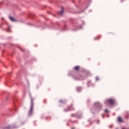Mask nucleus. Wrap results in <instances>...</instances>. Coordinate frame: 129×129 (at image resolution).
<instances>
[{
	"label": "nucleus",
	"instance_id": "obj_1",
	"mask_svg": "<svg viewBox=\"0 0 129 129\" xmlns=\"http://www.w3.org/2000/svg\"><path fill=\"white\" fill-rule=\"evenodd\" d=\"M31 99V107H30V110L28 112V115H31L32 113H33V110L34 109V101L33 100V98L32 96H30Z\"/></svg>",
	"mask_w": 129,
	"mask_h": 129
},
{
	"label": "nucleus",
	"instance_id": "obj_14",
	"mask_svg": "<svg viewBox=\"0 0 129 129\" xmlns=\"http://www.w3.org/2000/svg\"><path fill=\"white\" fill-rule=\"evenodd\" d=\"M59 102H63V101L60 100Z\"/></svg>",
	"mask_w": 129,
	"mask_h": 129
},
{
	"label": "nucleus",
	"instance_id": "obj_7",
	"mask_svg": "<svg viewBox=\"0 0 129 129\" xmlns=\"http://www.w3.org/2000/svg\"><path fill=\"white\" fill-rule=\"evenodd\" d=\"M101 38V36L99 35L98 36H97L96 38H94V40H99Z\"/></svg>",
	"mask_w": 129,
	"mask_h": 129
},
{
	"label": "nucleus",
	"instance_id": "obj_6",
	"mask_svg": "<svg viewBox=\"0 0 129 129\" xmlns=\"http://www.w3.org/2000/svg\"><path fill=\"white\" fill-rule=\"evenodd\" d=\"M79 68H80L79 66H76L74 67V69L75 70H76V71H78V70H79Z\"/></svg>",
	"mask_w": 129,
	"mask_h": 129
},
{
	"label": "nucleus",
	"instance_id": "obj_12",
	"mask_svg": "<svg viewBox=\"0 0 129 129\" xmlns=\"http://www.w3.org/2000/svg\"><path fill=\"white\" fill-rule=\"evenodd\" d=\"M75 114H71V116H72V117H73V116H74Z\"/></svg>",
	"mask_w": 129,
	"mask_h": 129
},
{
	"label": "nucleus",
	"instance_id": "obj_10",
	"mask_svg": "<svg viewBox=\"0 0 129 129\" xmlns=\"http://www.w3.org/2000/svg\"><path fill=\"white\" fill-rule=\"evenodd\" d=\"M96 122H97V123H99V120H96Z\"/></svg>",
	"mask_w": 129,
	"mask_h": 129
},
{
	"label": "nucleus",
	"instance_id": "obj_4",
	"mask_svg": "<svg viewBox=\"0 0 129 129\" xmlns=\"http://www.w3.org/2000/svg\"><path fill=\"white\" fill-rule=\"evenodd\" d=\"M9 19L12 22H17V19L13 16H10Z\"/></svg>",
	"mask_w": 129,
	"mask_h": 129
},
{
	"label": "nucleus",
	"instance_id": "obj_9",
	"mask_svg": "<svg viewBox=\"0 0 129 129\" xmlns=\"http://www.w3.org/2000/svg\"><path fill=\"white\" fill-rule=\"evenodd\" d=\"M6 129H11V126H8L6 127Z\"/></svg>",
	"mask_w": 129,
	"mask_h": 129
},
{
	"label": "nucleus",
	"instance_id": "obj_15",
	"mask_svg": "<svg viewBox=\"0 0 129 129\" xmlns=\"http://www.w3.org/2000/svg\"><path fill=\"white\" fill-rule=\"evenodd\" d=\"M123 1H125V0H122L121 2H123Z\"/></svg>",
	"mask_w": 129,
	"mask_h": 129
},
{
	"label": "nucleus",
	"instance_id": "obj_13",
	"mask_svg": "<svg viewBox=\"0 0 129 129\" xmlns=\"http://www.w3.org/2000/svg\"><path fill=\"white\" fill-rule=\"evenodd\" d=\"M72 129H75V127H72Z\"/></svg>",
	"mask_w": 129,
	"mask_h": 129
},
{
	"label": "nucleus",
	"instance_id": "obj_8",
	"mask_svg": "<svg viewBox=\"0 0 129 129\" xmlns=\"http://www.w3.org/2000/svg\"><path fill=\"white\" fill-rule=\"evenodd\" d=\"M59 15H63V9L59 12Z\"/></svg>",
	"mask_w": 129,
	"mask_h": 129
},
{
	"label": "nucleus",
	"instance_id": "obj_5",
	"mask_svg": "<svg viewBox=\"0 0 129 129\" xmlns=\"http://www.w3.org/2000/svg\"><path fill=\"white\" fill-rule=\"evenodd\" d=\"M123 119L121 118V117H118V121L119 122H123Z\"/></svg>",
	"mask_w": 129,
	"mask_h": 129
},
{
	"label": "nucleus",
	"instance_id": "obj_2",
	"mask_svg": "<svg viewBox=\"0 0 129 129\" xmlns=\"http://www.w3.org/2000/svg\"><path fill=\"white\" fill-rule=\"evenodd\" d=\"M75 108L73 107V105L68 106L67 109H64V111H70V110H74Z\"/></svg>",
	"mask_w": 129,
	"mask_h": 129
},
{
	"label": "nucleus",
	"instance_id": "obj_11",
	"mask_svg": "<svg viewBox=\"0 0 129 129\" xmlns=\"http://www.w3.org/2000/svg\"><path fill=\"white\" fill-rule=\"evenodd\" d=\"M105 112H108V110L107 109L105 110Z\"/></svg>",
	"mask_w": 129,
	"mask_h": 129
},
{
	"label": "nucleus",
	"instance_id": "obj_3",
	"mask_svg": "<svg viewBox=\"0 0 129 129\" xmlns=\"http://www.w3.org/2000/svg\"><path fill=\"white\" fill-rule=\"evenodd\" d=\"M107 102H109L111 105H113V104L115 103V100H114L113 99H109L107 100Z\"/></svg>",
	"mask_w": 129,
	"mask_h": 129
}]
</instances>
